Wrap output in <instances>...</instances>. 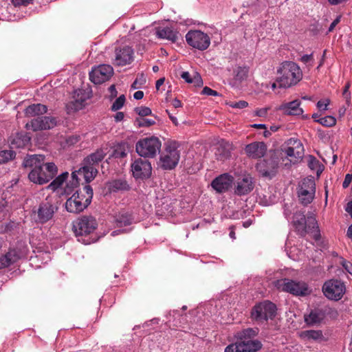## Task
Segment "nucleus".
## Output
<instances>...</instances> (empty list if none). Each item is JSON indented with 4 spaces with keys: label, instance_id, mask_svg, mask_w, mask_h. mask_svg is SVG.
Returning a JSON list of instances; mask_svg holds the SVG:
<instances>
[{
    "label": "nucleus",
    "instance_id": "35",
    "mask_svg": "<svg viewBox=\"0 0 352 352\" xmlns=\"http://www.w3.org/2000/svg\"><path fill=\"white\" fill-rule=\"evenodd\" d=\"M15 157V153L11 149L3 150L0 151V164L6 163Z\"/></svg>",
    "mask_w": 352,
    "mask_h": 352
},
{
    "label": "nucleus",
    "instance_id": "43",
    "mask_svg": "<svg viewBox=\"0 0 352 352\" xmlns=\"http://www.w3.org/2000/svg\"><path fill=\"white\" fill-rule=\"evenodd\" d=\"M145 82H146V77L143 74H141L140 76L137 77L136 80L132 84V88L138 89L142 85H143Z\"/></svg>",
    "mask_w": 352,
    "mask_h": 352
},
{
    "label": "nucleus",
    "instance_id": "27",
    "mask_svg": "<svg viewBox=\"0 0 352 352\" xmlns=\"http://www.w3.org/2000/svg\"><path fill=\"white\" fill-rule=\"evenodd\" d=\"M20 257L21 255L16 250H10L6 254L0 257V270L8 267Z\"/></svg>",
    "mask_w": 352,
    "mask_h": 352
},
{
    "label": "nucleus",
    "instance_id": "9",
    "mask_svg": "<svg viewBox=\"0 0 352 352\" xmlns=\"http://www.w3.org/2000/svg\"><path fill=\"white\" fill-rule=\"evenodd\" d=\"M179 157V152L174 145L167 146L160 155L158 166L164 170L173 169Z\"/></svg>",
    "mask_w": 352,
    "mask_h": 352
},
{
    "label": "nucleus",
    "instance_id": "33",
    "mask_svg": "<svg viewBox=\"0 0 352 352\" xmlns=\"http://www.w3.org/2000/svg\"><path fill=\"white\" fill-rule=\"evenodd\" d=\"M117 226L122 227L129 225L131 223L132 219L130 214L126 212H121L116 217Z\"/></svg>",
    "mask_w": 352,
    "mask_h": 352
},
{
    "label": "nucleus",
    "instance_id": "14",
    "mask_svg": "<svg viewBox=\"0 0 352 352\" xmlns=\"http://www.w3.org/2000/svg\"><path fill=\"white\" fill-rule=\"evenodd\" d=\"M315 182L312 177L304 179L299 186L298 197L303 204L311 203L315 195Z\"/></svg>",
    "mask_w": 352,
    "mask_h": 352
},
{
    "label": "nucleus",
    "instance_id": "24",
    "mask_svg": "<svg viewBox=\"0 0 352 352\" xmlns=\"http://www.w3.org/2000/svg\"><path fill=\"white\" fill-rule=\"evenodd\" d=\"M300 106V100H294L289 102L283 103L277 107L276 109L282 111L284 113L287 115L298 116L303 113V110Z\"/></svg>",
    "mask_w": 352,
    "mask_h": 352
},
{
    "label": "nucleus",
    "instance_id": "32",
    "mask_svg": "<svg viewBox=\"0 0 352 352\" xmlns=\"http://www.w3.org/2000/svg\"><path fill=\"white\" fill-rule=\"evenodd\" d=\"M300 337L303 340H318L322 338V334L320 331L309 330L300 332Z\"/></svg>",
    "mask_w": 352,
    "mask_h": 352
},
{
    "label": "nucleus",
    "instance_id": "42",
    "mask_svg": "<svg viewBox=\"0 0 352 352\" xmlns=\"http://www.w3.org/2000/svg\"><path fill=\"white\" fill-rule=\"evenodd\" d=\"M329 103L330 100L329 99H323L319 100L317 103V107L319 111L322 112L327 110Z\"/></svg>",
    "mask_w": 352,
    "mask_h": 352
},
{
    "label": "nucleus",
    "instance_id": "36",
    "mask_svg": "<svg viewBox=\"0 0 352 352\" xmlns=\"http://www.w3.org/2000/svg\"><path fill=\"white\" fill-rule=\"evenodd\" d=\"M317 122L321 124L322 126L330 127L333 126L336 123V120L333 116H326L316 120Z\"/></svg>",
    "mask_w": 352,
    "mask_h": 352
},
{
    "label": "nucleus",
    "instance_id": "52",
    "mask_svg": "<svg viewBox=\"0 0 352 352\" xmlns=\"http://www.w3.org/2000/svg\"><path fill=\"white\" fill-rule=\"evenodd\" d=\"M109 94H110V98H113L117 96L118 92L116 89L115 85H111L109 87Z\"/></svg>",
    "mask_w": 352,
    "mask_h": 352
},
{
    "label": "nucleus",
    "instance_id": "61",
    "mask_svg": "<svg viewBox=\"0 0 352 352\" xmlns=\"http://www.w3.org/2000/svg\"><path fill=\"white\" fill-rule=\"evenodd\" d=\"M6 202L4 200L0 201V213L3 212Z\"/></svg>",
    "mask_w": 352,
    "mask_h": 352
},
{
    "label": "nucleus",
    "instance_id": "5",
    "mask_svg": "<svg viewBox=\"0 0 352 352\" xmlns=\"http://www.w3.org/2000/svg\"><path fill=\"white\" fill-rule=\"evenodd\" d=\"M276 82L279 86L287 88L296 85L302 78L300 67L293 62H285L277 70Z\"/></svg>",
    "mask_w": 352,
    "mask_h": 352
},
{
    "label": "nucleus",
    "instance_id": "4",
    "mask_svg": "<svg viewBox=\"0 0 352 352\" xmlns=\"http://www.w3.org/2000/svg\"><path fill=\"white\" fill-rule=\"evenodd\" d=\"M257 330L246 329L237 333L238 341L226 347L224 352H255L261 347L260 342L252 340Z\"/></svg>",
    "mask_w": 352,
    "mask_h": 352
},
{
    "label": "nucleus",
    "instance_id": "44",
    "mask_svg": "<svg viewBox=\"0 0 352 352\" xmlns=\"http://www.w3.org/2000/svg\"><path fill=\"white\" fill-rule=\"evenodd\" d=\"M270 109V107H265L258 109L254 111V116L260 118H265L267 116V112Z\"/></svg>",
    "mask_w": 352,
    "mask_h": 352
},
{
    "label": "nucleus",
    "instance_id": "64",
    "mask_svg": "<svg viewBox=\"0 0 352 352\" xmlns=\"http://www.w3.org/2000/svg\"><path fill=\"white\" fill-rule=\"evenodd\" d=\"M347 235L350 239H352V225L348 229Z\"/></svg>",
    "mask_w": 352,
    "mask_h": 352
},
{
    "label": "nucleus",
    "instance_id": "7",
    "mask_svg": "<svg viewBox=\"0 0 352 352\" xmlns=\"http://www.w3.org/2000/svg\"><path fill=\"white\" fill-rule=\"evenodd\" d=\"M162 146L160 140L154 136L140 140L135 145L137 153L142 157H153Z\"/></svg>",
    "mask_w": 352,
    "mask_h": 352
},
{
    "label": "nucleus",
    "instance_id": "50",
    "mask_svg": "<svg viewBox=\"0 0 352 352\" xmlns=\"http://www.w3.org/2000/svg\"><path fill=\"white\" fill-rule=\"evenodd\" d=\"M326 313L327 315H329V316L332 318H335L337 317L338 316V312L336 310L333 309H331V308H328L326 309Z\"/></svg>",
    "mask_w": 352,
    "mask_h": 352
},
{
    "label": "nucleus",
    "instance_id": "23",
    "mask_svg": "<svg viewBox=\"0 0 352 352\" xmlns=\"http://www.w3.org/2000/svg\"><path fill=\"white\" fill-rule=\"evenodd\" d=\"M267 150L263 142H256L250 144L245 147V153L252 158H260L264 155Z\"/></svg>",
    "mask_w": 352,
    "mask_h": 352
},
{
    "label": "nucleus",
    "instance_id": "31",
    "mask_svg": "<svg viewBox=\"0 0 352 352\" xmlns=\"http://www.w3.org/2000/svg\"><path fill=\"white\" fill-rule=\"evenodd\" d=\"M47 108L45 105L37 104L29 106L25 109V115L27 116H34L45 113Z\"/></svg>",
    "mask_w": 352,
    "mask_h": 352
},
{
    "label": "nucleus",
    "instance_id": "55",
    "mask_svg": "<svg viewBox=\"0 0 352 352\" xmlns=\"http://www.w3.org/2000/svg\"><path fill=\"white\" fill-rule=\"evenodd\" d=\"M171 105L177 109V108H179V107H182V102L180 100H177V99H174L172 102H171Z\"/></svg>",
    "mask_w": 352,
    "mask_h": 352
},
{
    "label": "nucleus",
    "instance_id": "16",
    "mask_svg": "<svg viewBox=\"0 0 352 352\" xmlns=\"http://www.w3.org/2000/svg\"><path fill=\"white\" fill-rule=\"evenodd\" d=\"M294 223L297 226L298 230L308 232V230L312 229L314 237L318 239L319 234L317 230V223L314 217H308L306 219L303 214H296L294 217Z\"/></svg>",
    "mask_w": 352,
    "mask_h": 352
},
{
    "label": "nucleus",
    "instance_id": "46",
    "mask_svg": "<svg viewBox=\"0 0 352 352\" xmlns=\"http://www.w3.org/2000/svg\"><path fill=\"white\" fill-rule=\"evenodd\" d=\"M126 184L122 181H115L112 184V187L116 190L124 189L126 188Z\"/></svg>",
    "mask_w": 352,
    "mask_h": 352
},
{
    "label": "nucleus",
    "instance_id": "53",
    "mask_svg": "<svg viewBox=\"0 0 352 352\" xmlns=\"http://www.w3.org/2000/svg\"><path fill=\"white\" fill-rule=\"evenodd\" d=\"M124 118V114L123 112H118L114 116V119L116 122L122 121Z\"/></svg>",
    "mask_w": 352,
    "mask_h": 352
},
{
    "label": "nucleus",
    "instance_id": "59",
    "mask_svg": "<svg viewBox=\"0 0 352 352\" xmlns=\"http://www.w3.org/2000/svg\"><path fill=\"white\" fill-rule=\"evenodd\" d=\"M263 135L265 138H268L272 135V132L270 130L267 129V127L265 126V129H263Z\"/></svg>",
    "mask_w": 352,
    "mask_h": 352
},
{
    "label": "nucleus",
    "instance_id": "40",
    "mask_svg": "<svg viewBox=\"0 0 352 352\" xmlns=\"http://www.w3.org/2000/svg\"><path fill=\"white\" fill-rule=\"evenodd\" d=\"M125 100H126L125 96L124 95H121L113 103V104L111 106V109L113 111H118V110L120 109L124 104Z\"/></svg>",
    "mask_w": 352,
    "mask_h": 352
},
{
    "label": "nucleus",
    "instance_id": "29",
    "mask_svg": "<svg viewBox=\"0 0 352 352\" xmlns=\"http://www.w3.org/2000/svg\"><path fill=\"white\" fill-rule=\"evenodd\" d=\"M181 77L186 82L191 83L195 87H201L203 85L201 77L197 72H194L191 74L188 72H184L181 74Z\"/></svg>",
    "mask_w": 352,
    "mask_h": 352
},
{
    "label": "nucleus",
    "instance_id": "58",
    "mask_svg": "<svg viewBox=\"0 0 352 352\" xmlns=\"http://www.w3.org/2000/svg\"><path fill=\"white\" fill-rule=\"evenodd\" d=\"M346 210L352 217V200L350 202L348 203L347 206L346 208Z\"/></svg>",
    "mask_w": 352,
    "mask_h": 352
},
{
    "label": "nucleus",
    "instance_id": "49",
    "mask_svg": "<svg viewBox=\"0 0 352 352\" xmlns=\"http://www.w3.org/2000/svg\"><path fill=\"white\" fill-rule=\"evenodd\" d=\"M351 180H352V175L347 174L345 176V179H344V181L342 184L343 187L344 188H347L349 186V185L350 184V183L351 182Z\"/></svg>",
    "mask_w": 352,
    "mask_h": 352
},
{
    "label": "nucleus",
    "instance_id": "12",
    "mask_svg": "<svg viewBox=\"0 0 352 352\" xmlns=\"http://www.w3.org/2000/svg\"><path fill=\"white\" fill-rule=\"evenodd\" d=\"M324 296L332 300H340L346 292L344 284L338 280H329L322 287Z\"/></svg>",
    "mask_w": 352,
    "mask_h": 352
},
{
    "label": "nucleus",
    "instance_id": "21",
    "mask_svg": "<svg viewBox=\"0 0 352 352\" xmlns=\"http://www.w3.org/2000/svg\"><path fill=\"white\" fill-rule=\"evenodd\" d=\"M232 176L228 174H223L214 179L211 186L217 192H223L232 186Z\"/></svg>",
    "mask_w": 352,
    "mask_h": 352
},
{
    "label": "nucleus",
    "instance_id": "63",
    "mask_svg": "<svg viewBox=\"0 0 352 352\" xmlns=\"http://www.w3.org/2000/svg\"><path fill=\"white\" fill-rule=\"evenodd\" d=\"M169 118L175 125H177L178 122L175 117L173 116L172 115H169Z\"/></svg>",
    "mask_w": 352,
    "mask_h": 352
},
{
    "label": "nucleus",
    "instance_id": "51",
    "mask_svg": "<svg viewBox=\"0 0 352 352\" xmlns=\"http://www.w3.org/2000/svg\"><path fill=\"white\" fill-rule=\"evenodd\" d=\"M32 0H12L13 3L15 6H21V5H27Z\"/></svg>",
    "mask_w": 352,
    "mask_h": 352
},
{
    "label": "nucleus",
    "instance_id": "2",
    "mask_svg": "<svg viewBox=\"0 0 352 352\" xmlns=\"http://www.w3.org/2000/svg\"><path fill=\"white\" fill-rule=\"evenodd\" d=\"M304 153V148L302 143L295 139H289L283 146L280 151H276L272 156L270 161L266 162L267 168L262 169L259 164L258 169L264 175H270L273 170L279 164L287 166L289 163H295L300 159Z\"/></svg>",
    "mask_w": 352,
    "mask_h": 352
},
{
    "label": "nucleus",
    "instance_id": "15",
    "mask_svg": "<svg viewBox=\"0 0 352 352\" xmlns=\"http://www.w3.org/2000/svg\"><path fill=\"white\" fill-rule=\"evenodd\" d=\"M98 223L95 218L84 216L79 219L74 226L76 235H88L94 232L97 228Z\"/></svg>",
    "mask_w": 352,
    "mask_h": 352
},
{
    "label": "nucleus",
    "instance_id": "13",
    "mask_svg": "<svg viewBox=\"0 0 352 352\" xmlns=\"http://www.w3.org/2000/svg\"><path fill=\"white\" fill-rule=\"evenodd\" d=\"M187 43L192 47L200 50L207 49L210 43L209 36L199 30L190 31L186 35Z\"/></svg>",
    "mask_w": 352,
    "mask_h": 352
},
{
    "label": "nucleus",
    "instance_id": "3",
    "mask_svg": "<svg viewBox=\"0 0 352 352\" xmlns=\"http://www.w3.org/2000/svg\"><path fill=\"white\" fill-rule=\"evenodd\" d=\"M25 167L30 168L28 174L29 179L39 185L50 182L57 173V168L53 163H45L41 155L29 156L24 160Z\"/></svg>",
    "mask_w": 352,
    "mask_h": 352
},
{
    "label": "nucleus",
    "instance_id": "8",
    "mask_svg": "<svg viewBox=\"0 0 352 352\" xmlns=\"http://www.w3.org/2000/svg\"><path fill=\"white\" fill-rule=\"evenodd\" d=\"M277 289L287 292L296 296H306L311 293V289L302 281H295L289 279H280L275 283Z\"/></svg>",
    "mask_w": 352,
    "mask_h": 352
},
{
    "label": "nucleus",
    "instance_id": "28",
    "mask_svg": "<svg viewBox=\"0 0 352 352\" xmlns=\"http://www.w3.org/2000/svg\"><path fill=\"white\" fill-rule=\"evenodd\" d=\"M30 138L24 134H17L10 140V148L12 151L17 148H24L29 144Z\"/></svg>",
    "mask_w": 352,
    "mask_h": 352
},
{
    "label": "nucleus",
    "instance_id": "57",
    "mask_svg": "<svg viewBox=\"0 0 352 352\" xmlns=\"http://www.w3.org/2000/svg\"><path fill=\"white\" fill-rule=\"evenodd\" d=\"M318 161L315 159H311L310 162H309V166L311 169H314L315 168L316 166H318Z\"/></svg>",
    "mask_w": 352,
    "mask_h": 352
},
{
    "label": "nucleus",
    "instance_id": "10",
    "mask_svg": "<svg viewBox=\"0 0 352 352\" xmlns=\"http://www.w3.org/2000/svg\"><path fill=\"white\" fill-rule=\"evenodd\" d=\"M91 97V91L87 89L76 90L72 96L71 101L67 105V110L72 113L82 109L89 104V100Z\"/></svg>",
    "mask_w": 352,
    "mask_h": 352
},
{
    "label": "nucleus",
    "instance_id": "18",
    "mask_svg": "<svg viewBox=\"0 0 352 352\" xmlns=\"http://www.w3.org/2000/svg\"><path fill=\"white\" fill-rule=\"evenodd\" d=\"M113 74V69L110 65H103L94 68L89 74L91 82L101 84L108 80Z\"/></svg>",
    "mask_w": 352,
    "mask_h": 352
},
{
    "label": "nucleus",
    "instance_id": "25",
    "mask_svg": "<svg viewBox=\"0 0 352 352\" xmlns=\"http://www.w3.org/2000/svg\"><path fill=\"white\" fill-rule=\"evenodd\" d=\"M133 60V51L129 47H125L118 51L116 54L115 63L118 65H126Z\"/></svg>",
    "mask_w": 352,
    "mask_h": 352
},
{
    "label": "nucleus",
    "instance_id": "47",
    "mask_svg": "<svg viewBox=\"0 0 352 352\" xmlns=\"http://www.w3.org/2000/svg\"><path fill=\"white\" fill-rule=\"evenodd\" d=\"M201 94H204V95L214 96H216L219 95V94L216 91H214V90H213V89L208 87H205L203 89V90L201 91Z\"/></svg>",
    "mask_w": 352,
    "mask_h": 352
},
{
    "label": "nucleus",
    "instance_id": "56",
    "mask_svg": "<svg viewBox=\"0 0 352 352\" xmlns=\"http://www.w3.org/2000/svg\"><path fill=\"white\" fill-rule=\"evenodd\" d=\"M143 96H144V93L142 91H138L135 92L133 94V97L137 100L142 99L143 98Z\"/></svg>",
    "mask_w": 352,
    "mask_h": 352
},
{
    "label": "nucleus",
    "instance_id": "39",
    "mask_svg": "<svg viewBox=\"0 0 352 352\" xmlns=\"http://www.w3.org/2000/svg\"><path fill=\"white\" fill-rule=\"evenodd\" d=\"M226 104L230 107L235 109H242L248 106V102L245 100H239V101H227Z\"/></svg>",
    "mask_w": 352,
    "mask_h": 352
},
{
    "label": "nucleus",
    "instance_id": "22",
    "mask_svg": "<svg viewBox=\"0 0 352 352\" xmlns=\"http://www.w3.org/2000/svg\"><path fill=\"white\" fill-rule=\"evenodd\" d=\"M253 189V184L251 177L243 173L238 176L236 180L235 192L238 195H244L250 192Z\"/></svg>",
    "mask_w": 352,
    "mask_h": 352
},
{
    "label": "nucleus",
    "instance_id": "30",
    "mask_svg": "<svg viewBox=\"0 0 352 352\" xmlns=\"http://www.w3.org/2000/svg\"><path fill=\"white\" fill-rule=\"evenodd\" d=\"M324 313L320 309H314L305 317L307 324H315L320 322L324 318Z\"/></svg>",
    "mask_w": 352,
    "mask_h": 352
},
{
    "label": "nucleus",
    "instance_id": "1",
    "mask_svg": "<svg viewBox=\"0 0 352 352\" xmlns=\"http://www.w3.org/2000/svg\"><path fill=\"white\" fill-rule=\"evenodd\" d=\"M104 155L105 152L103 149L98 151L87 159L88 165H84L78 170L73 172L70 177L68 173H63L56 177L47 188L53 190H58V192L61 195L70 194L78 186L79 176L83 177L87 182H91L95 177L97 170L94 164H91V162L93 164L97 163L104 158Z\"/></svg>",
    "mask_w": 352,
    "mask_h": 352
},
{
    "label": "nucleus",
    "instance_id": "41",
    "mask_svg": "<svg viewBox=\"0 0 352 352\" xmlns=\"http://www.w3.org/2000/svg\"><path fill=\"white\" fill-rule=\"evenodd\" d=\"M135 113L140 116V118L146 117L151 115V110L146 107H139L135 108Z\"/></svg>",
    "mask_w": 352,
    "mask_h": 352
},
{
    "label": "nucleus",
    "instance_id": "20",
    "mask_svg": "<svg viewBox=\"0 0 352 352\" xmlns=\"http://www.w3.org/2000/svg\"><path fill=\"white\" fill-rule=\"evenodd\" d=\"M56 124V120L52 117L37 118L31 121L30 123L26 124L28 129L45 130L53 128Z\"/></svg>",
    "mask_w": 352,
    "mask_h": 352
},
{
    "label": "nucleus",
    "instance_id": "45",
    "mask_svg": "<svg viewBox=\"0 0 352 352\" xmlns=\"http://www.w3.org/2000/svg\"><path fill=\"white\" fill-rule=\"evenodd\" d=\"M165 78H161L156 82L155 88L157 91L162 92L165 90Z\"/></svg>",
    "mask_w": 352,
    "mask_h": 352
},
{
    "label": "nucleus",
    "instance_id": "62",
    "mask_svg": "<svg viewBox=\"0 0 352 352\" xmlns=\"http://www.w3.org/2000/svg\"><path fill=\"white\" fill-rule=\"evenodd\" d=\"M311 59V55H305L302 57V60L303 62H308Z\"/></svg>",
    "mask_w": 352,
    "mask_h": 352
},
{
    "label": "nucleus",
    "instance_id": "60",
    "mask_svg": "<svg viewBox=\"0 0 352 352\" xmlns=\"http://www.w3.org/2000/svg\"><path fill=\"white\" fill-rule=\"evenodd\" d=\"M252 127L258 129H265V124H252L251 125Z\"/></svg>",
    "mask_w": 352,
    "mask_h": 352
},
{
    "label": "nucleus",
    "instance_id": "11",
    "mask_svg": "<svg viewBox=\"0 0 352 352\" xmlns=\"http://www.w3.org/2000/svg\"><path fill=\"white\" fill-rule=\"evenodd\" d=\"M276 310V306L273 303L265 301L254 307L251 317L258 322H264L272 319L275 316Z\"/></svg>",
    "mask_w": 352,
    "mask_h": 352
},
{
    "label": "nucleus",
    "instance_id": "26",
    "mask_svg": "<svg viewBox=\"0 0 352 352\" xmlns=\"http://www.w3.org/2000/svg\"><path fill=\"white\" fill-rule=\"evenodd\" d=\"M160 38L166 39L171 42H175L178 38V33L171 26L159 27L156 32Z\"/></svg>",
    "mask_w": 352,
    "mask_h": 352
},
{
    "label": "nucleus",
    "instance_id": "19",
    "mask_svg": "<svg viewBox=\"0 0 352 352\" xmlns=\"http://www.w3.org/2000/svg\"><path fill=\"white\" fill-rule=\"evenodd\" d=\"M54 212L52 204L45 201L39 206L37 210L32 212V217L36 222L43 223L52 218Z\"/></svg>",
    "mask_w": 352,
    "mask_h": 352
},
{
    "label": "nucleus",
    "instance_id": "6",
    "mask_svg": "<svg viewBox=\"0 0 352 352\" xmlns=\"http://www.w3.org/2000/svg\"><path fill=\"white\" fill-rule=\"evenodd\" d=\"M92 195V189L90 186H85L82 191H77L67 200L66 210L74 213L82 211L90 204Z\"/></svg>",
    "mask_w": 352,
    "mask_h": 352
},
{
    "label": "nucleus",
    "instance_id": "38",
    "mask_svg": "<svg viewBox=\"0 0 352 352\" xmlns=\"http://www.w3.org/2000/svg\"><path fill=\"white\" fill-rule=\"evenodd\" d=\"M234 73L236 80L241 82L247 77L248 70L246 68L237 67Z\"/></svg>",
    "mask_w": 352,
    "mask_h": 352
},
{
    "label": "nucleus",
    "instance_id": "54",
    "mask_svg": "<svg viewBox=\"0 0 352 352\" xmlns=\"http://www.w3.org/2000/svg\"><path fill=\"white\" fill-rule=\"evenodd\" d=\"M340 21V16L337 17L331 24L329 27V31H332L333 28L338 24Z\"/></svg>",
    "mask_w": 352,
    "mask_h": 352
},
{
    "label": "nucleus",
    "instance_id": "37",
    "mask_svg": "<svg viewBox=\"0 0 352 352\" xmlns=\"http://www.w3.org/2000/svg\"><path fill=\"white\" fill-rule=\"evenodd\" d=\"M135 122L138 126H149L155 124V119L142 117L137 118Z\"/></svg>",
    "mask_w": 352,
    "mask_h": 352
},
{
    "label": "nucleus",
    "instance_id": "48",
    "mask_svg": "<svg viewBox=\"0 0 352 352\" xmlns=\"http://www.w3.org/2000/svg\"><path fill=\"white\" fill-rule=\"evenodd\" d=\"M341 263L344 270L352 276V263L346 261H342Z\"/></svg>",
    "mask_w": 352,
    "mask_h": 352
},
{
    "label": "nucleus",
    "instance_id": "17",
    "mask_svg": "<svg viewBox=\"0 0 352 352\" xmlns=\"http://www.w3.org/2000/svg\"><path fill=\"white\" fill-rule=\"evenodd\" d=\"M131 170L135 178L146 179L151 176L152 167L148 160L138 158L131 164Z\"/></svg>",
    "mask_w": 352,
    "mask_h": 352
},
{
    "label": "nucleus",
    "instance_id": "34",
    "mask_svg": "<svg viewBox=\"0 0 352 352\" xmlns=\"http://www.w3.org/2000/svg\"><path fill=\"white\" fill-rule=\"evenodd\" d=\"M128 146L125 143H120L116 146L113 155L116 157H123L126 156Z\"/></svg>",
    "mask_w": 352,
    "mask_h": 352
}]
</instances>
